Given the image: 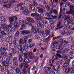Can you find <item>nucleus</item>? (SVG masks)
I'll list each match as a JSON object with an SVG mask.
<instances>
[{"instance_id":"1","label":"nucleus","mask_w":74,"mask_h":74,"mask_svg":"<svg viewBox=\"0 0 74 74\" xmlns=\"http://www.w3.org/2000/svg\"><path fill=\"white\" fill-rule=\"evenodd\" d=\"M27 56L29 59H33L35 58L34 56V54H33V53L31 52L28 53H25L24 54V57L25 58L23 59L24 62L28 63L30 62V61L29 60V59H27L28 58Z\"/></svg>"},{"instance_id":"2","label":"nucleus","mask_w":74,"mask_h":74,"mask_svg":"<svg viewBox=\"0 0 74 74\" xmlns=\"http://www.w3.org/2000/svg\"><path fill=\"white\" fill-rule=\"evenodd\" d=\"M26 20L29 22V23H27L26 21L24 20L23 21V24H25V25H26L27 26H32V25H33V23H34V20L29 17L26 18Z\"/></svg>"},{"instance_id":"3","label":"nucleus","mask_w":74,"mask_h":74,"mask_svg":"<svg viewBox=\"0 0 74 74\" xmlns=\"http://www.w3.org/2000/svg\"><path fill=\"white\" fill-rule=\"evenodd\" d=\"M31 16L34 18H36V17H37L36 18V19L38 20V21H40V20H42L43 19L42 17L44 16V14L41 13L39 15L36 12L35 13H32L31 15Z\"/></svg>"},{"instance_id":"4","label":"nucleus","mask_w":74,"mask_h":74,"mask_svg":"<svg viewBox=\"0 0 74 74\" xmlns=\"http://www.w3.org/2000/svg\"><path fill=\"white\" fill-rule=\"evenodd\" d=\"M12 63V61L10 59L6 58V61H4L2 62V64L3 66H9V64Z\"/></svg>"},{"instance_id":"5","label":"nucleus","mask_w":74,"mask_h":74,"mask_svg":"<svg viewBox=\"0 0 74 74\" xmlns=\"http://www.w3.org/2000/svg\"><path fill=\"white\" fill-rule=\"evenodd\" d=\"M57 38L58 39V40L60 42H61L62 43H63V42H64L65 44H69V41L64 40V39H62L61 36L57 37Z\"/></svg>"},{"instance_id":"6","label":"nucleus","mask_w":74,"mask_h":74,"mask_svg":"<svg viewBox=\"0 0 74 74\" xmlns=\"http://www.w3.org/2000/svg\"><path fill=\"white\" fill-rule=\"evenodd\" d=\"M27 63L25 62L24 63H21V64H20L19 65V67L20 69H22V68H23V65H24V67L25 68L27 69V67H28V65H27Z\"/></svg>"},{"instance_id":"7","label":"nucleus","mask_w":74,"mask_h":74,"mask_svg":"<svg viewBox=\"0 0 74 74\" xmlns=\"http://www.w3.org/2000/svg\"><path fill=\"white\" fill-rule=\"evenodd\" d=\"M56 56H57L59 58H62V59H64V60H65L66 58H69V57L66 56V55H64V54H62V56L61 55H60V54H56Z\"/></svg>"},{"instance_id":"8","label":"nucleus","mask_w":74,"mask_h":74,"mask_svg":"<svg viewBox=\"0 0 74 74\" xmlns=\"http://www.w3.org/2000/svg\"><path fill=\"white\" fill-rule=\"evenodd\" d=\"M30 26H31L32 28L31 29V30H32V33L34 34H37V29L36 28H35V27H34V26L32 25H31Z\"/></svg>"},{"instance_id":"9","label":"nucleus","mask_w":74,"mask_h":74,"mask_svg":"<svg viewBox=\"0 0 74 74\" xmlns=\"http://www.w3.org/2000/svg\"><path fill=\"white\" fill-rule=\"evenodd\" d=\"M3 4H7V3H16V1L15 0H11V1H3Z\"/></svg>"},{"instance_id":"10","label":"nucleus","mask_w":74,"mask_h":74,"mask_svg":"<svg viewBox=\"0 0 74 74\" xmlns=\"http://www.w3.org/2000/svg\"><path fill=\"white\" fill-rule=\"evenodd\" d=\"M1 27L2 29H5V32H8L9 30L7 28H6V24H2L1 25Z\"/></svg>"},{"instance_id":"11","label":"nucleus","mask_w":74,"mask_h":74,"mask_svg":"<svg viewBox=\"0 0 74 74\" xmlns=\"http://www.w3.org/2000/svg\"><path fill=\"white\" fill-rule=\"evenodd\" d=\"M37 8L38 10V12L39 13H44L45 12V10L39 7H37Z\"/></svg>"},{"instance_id":"12","label":"nucleus","mask_w":74,"mask_h":74,"mask_svg":"<svg viewBox=\"0 0 74 74\" xmlns=\"http://www.w3.org/2000/svg\"><path fill=\"white\" fill-rule=\"evenodd\" d=\"M65 18L64 19V21H67V20H68L70 18V16L69 15H64V16H62V18Z\"/></svg>"},{"instance_id":"13","label":"nucleus","mask_w":74,"mask_h":74,"mask_svg":"<svg viewBox=\"0 0 74 74\" xmlns=\"http://www.w3.org/2000/svg\"><path fill=\"white\" fill-rule=\"evenodd\" d=\"M14 29H17L18 27H19V24H18V23L17 22L15 21L14 23Z\"/></svg>"},{"instance_id":"14","label":"nucleus","mask_w":74,"mask_h":74,"mask_svg":"<svg viewBox=\"0 0 74 74\" xmlns=\"http://www.w3.org/2000/svg\"><path fill=\"white\" fill-rule=\"evenodd\" d=\"M14 40L13 41V44L14 46H16L17 45V42H18V39H16V38H14Z\"/></svg>"},{"instance_id":"15","label":"nucleus","mask_w":74,"mask_h":74,"mask_svg":"<svg viewBox=\"0 0 74 74\" xmlns=\"http://www.w3.org/2000/svg\"><path fill=\"white\" fill-rule=\"evenodd\" d=\"M57 70L56 69V68H55V67L53 66V69L54 71H60V66H58V67H57Z\"/></svg>"},{"instance_id":"16","label":"nucleus","mask_w":74,"mask_h":74,"mask_svg":"<svg viewBox=\"0 0 74 74\" xmlns=\"http://www.w3.org/2000/svg\"><path fill=\"white\" fill-rule=\"evenodd\" d=\"M0 56H4V57H6V56H7V54L5 52L0 51Z\"/></svg>"},{"instance_id":"17","label":"nucleus","mask_w":74,"mask_h":74,"mask_svg":"<svg viewBox=\"0 0 74 74\" xmlns=\"http://www.w3.org/2000/svg\"><path fill=\"white\" fill-rule=\"evenodd\" d=\"M37 26L38 27H41L42 29L44 28V25L41 23H38L37 24Z\"/></svg>"},{"instance_id":"18","label":"nucleus","mask_w":74,"mask_h":74,"mask_svg":"<svg viewBox=\"0 0 74 74\" xmlns=\"http://www.w3.org/2000/svg\"><path fill=\"white\" fill-rule=\"evenodd\" d=\"M23 49L25 51L27 52H28L29 51V48H28V47L27 46H23Z\"/></svg>"},{"instance_id":"19","label":"nucleus","mask_w":74,"mask_h":74,"mask_svg":"<svg viewBox=\"0 0 74 74\" xmlns=\"http://www.w3.org/2000/svg\"><path fill=\"white\" fill-rule=\"evenodd\" d=\"M9 48L12 50L13 54L14 55H16V54L17 53V51H16V50L15 49L13 48H11L10 47H9Z\"/></svg>"},{"instance_id":"20","label":"nucleus","mask_w":74,"mask_h":74,"mask_svg":"<svg viewBox=\"0 0 74 74\" xmlns=\"http://www.w3.org/2000/svg\"><path fill=\"white\" fill-rule=\"evenodd\" d=\"M29 30H25L22 31V34L24 35L25 34H29Z\"/></svg>"},{"instance_id":"21","label":"nucleus","mask_w":74,"mask_h":74,"mask_svg":"<svg viewBox=\"0 0 74 74\" xmlns=\"http://www.w3.org/2000/svg\"><path fill=\"white\" fill-rule=\"evenodd\" d=\"M73 20H74V17H72V18L71 19H69L68 21V23H67L68 25H69L70 23H71L73 21Z\"/></svg>"},{"instance_id":"22","label":"nucleus","mask_w":74,"mask_h":74,"mask_svg":"<svg viewBox=\"0 0 74 74\" xmlns=\"http://www.w3.org/2000/svg\"><path fill=\"white\" fill-rule=\"evenodd\" d=\"M50 37H51V36H49L48 38L44 39V42H47V43H48V42L49 41V38H50Z\"/></svg>"},{"instance_id":"23","label":"nucleus","mask_w":74,"mask_h":74,"mask_svg":"<svg viewBox=\"0 0 74 74\" xmlns=\"http://www.w3.org/2000/svg\"><path fill=\"white\" fill-rule=\"evenodd\" d=\"M7 57L8 58V59H10V58H12V54L11 53H8Z\"/></svg>"},{"instance_id":"24","label":"nucleus","mask_w":74,"mask_h":74,"mask_svg":"<svg viewBox=\"0 0 74 74\" xmlns=\"http://www.w3.org/2000/svg\"><path fill=\"white\" fill-rule=\"evenodd\" d=\"M70 64L69 63L67 62H64L63 64V66L64 68H66L67 66Z\"/></svg>"},{"instance_id":"25","label":"nucleus","mask_w":74,"mask_h":74,"mask_svg":"<svg viewBox=\"0 0 74 74\" xmlns=\"http://www.w3.org/2000/svg\"><path fill=\"white\" fill-rule=\"evenodd\" d=\"M29 9H30L32 11H35V7L34 6V5H30L29 7Z\"/></svg>"},{"instance_id":"26","label":"nucleus","mask_w":74,"mask_h":74,"mask_svg":"<svg viewBox=\"0 0 74 74\" xmlns=\"http://www.w3.org/2000/svg\"><path fill=\"white\" fill-rule=\"evenodd\" d=\"M17 48L18 49L20 50H21V51H25L23 48L22 47V46L21 45H18Z\"/></svg>"},{"instance_id":"27","label":"nucleus","mask_w":74,"mask_h":74,"mask_svg":"<svg viewBox=\"0 0 74 74\" xmlns=\"http://www.w3.org/2000/svg\"><path fill=\"white\" fill-rule=\"evenodd\" d=\"M12 60L13 62H18V57H14L12 59Z\"/></svg>"},{"instance_id":"28","label":"nucleus","mask_w":74,"mask_h":74,"mask_svg":"<svg viewBox=\"0 0 74 74\" xmlns=\"http://www.w3.org/2000/svg\"><path fill=\"white\" fill-rule=\"evenodd\" d=\"M74 13V10L72 9H70V11H68L66 13L67 14H72V13Z\"/></svg>"},{"instance_id":"29","label":"nucleus","mask_w":74,"mask_h":74,"mask_svg":"<svg viewBox=\"0 0 74 74\" xmlns=\"http://www.w3.org/2000/svg\"><path fill=\"white\" fill-rule=\"evenodd\" d=\"M1 34V35L3 36H6L7 34V33L4 32V31H2L0 32Z\"/></svg>"},{"instance_id":"30","label":"nucleus","mask_w":74,"mask_h":74,"mask_svg":"<svg viewBox=\"0 0 74 74\" xmlns=\"http://www.w3.org/2000/svg\"><path fill=\"white\" fill-rule=\"evenodd\" d=\"M1 43L2 45H3L4 46L5 45H7V42L5 40L2 41Z\"/></svg>"},{"instance_id":"31","label":"nucleus","mask_w":74,"mask_h":74,"mask_svg":"<svg viewBox=\"0 0 74 74\" xmlns=\"http://www.w3.org/2000/svg\"><path fill=\"white\" fill-rule=\"evenodd\" d=\"M35 46V45L33 43H31L30 44V45L29 46V47L32 48V49H33L34 48V47Z\"/></svg>"},{"instance_id":"32","label":"nucleus","mask_w":74,"mask_h":74,"mask_svg":"<svg viewBox=\"0 0 74 74\" xmlns=\"http://www.w3.org/2000/svg\"><path fill=\"white\" fill-rule=\"evenodd\" d=\"M45 7L47 11H51V9L50 8V7H49V6L48 5H45Z\"/></svg>"},{"instance_id":"33","label":"nucleus","mask_w":74,"mask_h":74,"mask_svg":"<svg viewBox=\"0 0 74 74\" xmlns=\"http://www.w3.org/2000/svg\"><path fill=\"white\" fill-rule=\"evenodd\" d=\"M19 44L21 45H23L24 44V42H23V41L22 39H20L19 40Z\"/></svg>"},{"instance_id":"34","label":"nucleus","mask_w":74,"mask_h":74,"mask_svg":"<svg viewBox=\"0 0 74 74\" xmlns=\"http://www.w3.org/2000/svg\"><path fill=\"white\" fill-rule=\"evenodd\" d=\"M8 66H5L3 68V70L4 71L7 72V70H8Z\"/></svg>"},{"instance_id":"35","label":"nucleus","mask_w":74,"mask_h":74,"mask_svg":"<svg viewBox=\"0 0 74 74\" xmlns=\"http://www.w3.org/2000/svg\"><path fill=\"white\" fill-rule=\"evenodd\" d=\"M50 33V31L48 29H46L45 30V34L47 36Z\"/></svg>"},{"instance_id":"36","label":"nucleus","mask_w":74,"mask_h":74,"mask_svg":"<svg viewBox=\"0 0 74 74\" xmlns=\"http://www.w3.org/2000/svg\"><path fill=\"white\" fill-rule=\"evenodd\" d=\"M23 51H22V50L18 51V52L20 55L19 56H23Z\"/></svg>"},{"instance_id":"37","label":"nucleus","mask_w":74,"mask_h":74,"mask_svg":"<svg viewBox=\"0 0 74 74\" xmlns=\"http://www.w3.org/2000/svg\"><path fill=\"white\" fill-rule=\"evenodd\" d=\"M13 10H14L15 11L18 12V11H19V8L17 7H14L13 8Z\"/></svg>"},{"instance_id":"38","label":"nucleus","mask_w":74,"mask_h":74,"mask_svg":"<svg viewBox=\"0 0 74 74\" xmlns=\"http://www.w3.org/2000/svg\"><path fill=\"white\" fill-rule=\"evenodd\" d=\"M72 26H68L65 27L64 28V30H66L68 29H69Z\"/></svg>"},{"instance_id":"39","label":"nucleus","mask_w":74,"mask_h":74,"mask_svg":"<svg viewBox=\"0 0 74 74\" xmlns=\"http://www.w3.org/2000/svg\"><path fill=\"white\" fill-rule=\"evenodd\" d=\"M24 14L25 15H27L29 13V10H24Z\"/></svg>"},{"instance_id":"40","label":"nucleus","mask_w":74,"mask_h":74,"mask_svg":"<svg viewBox=\"0 0 74 74\" xmlns=\"http://www.w3.org/2000/svg\"><path fill=\"white\" fill-rule=\"evenodd\" d=\"M16 29L14 28V27L13 28H12L11 30H10V32H12V33H15L16 31V30H15Z\"/></svg>"},{"instance_id":"41","label":"nucleus","mask_w":74,"mask_h":74,"mask_svg":"<svg viewBox=\"0 0 74 74\" xmlns=\"http://www.w3.org/2000/svg\"><path fill=\"white\" fill-rule=\"evenodd\" d=\"M26 26V25H25V24H23L21 25V28L20 29V30H22V29H25V27Z\"/></svg>"},{"instance_id":"42","label":"nucleus","mask_w":74,"mask_h":74,"mask_svg":"<svg viewBox=\"0 0 74 74\" xmlns=\"http://www.w3.org/2000/svg\"><path fill=\"white\" fill-rule=\"evenodd\" d=\"M64 46L63 45H59V48H58V49H60V50H62L63 49V47Z\"/></svg>"},{"instance_id":"43","label":"nucleus","mask_w":74,"mask_h":74,"mask_svg":"<svg viewBox=\"0 0 74 74\" xmlns=\"http://www.w3.org/2000/svg\"><path fill=\"white\" fill-rule=\"evenodd\" d=\"M52 70V68L51 67H47L46 68V71H50Z\"/></svg>"},{"instance_id":"44","label":"nucleus","mask_w":74,"mask_h":74,"mask_svg":"<svg viewBox=\"0 0 74 74\" xmlns=\"http://www.w3.org/2000/svg\"><path fill=\"white\" fill-rule=\"evenodd\" d=\"M28 38L27 36H25L24 37V41L25 43H26L27 42V40Z\"/></svg>"},{"instance_id":"45","label":"nucleus","mask_w":74,"mask_h":74,"mask_svg":"<svg viewBox=\"0 0 74 74\" xmlns=\"http://www.w3.org/2000/svg\"><path fill=\"white\" fill-rule=\"evenodd\" d=\"M71 70V68L70 69H66L65 70V71L66 73H70V71Z\"/></svg>"},{"instance_id":"46","label":"nucleus","mask_w":74,"mask_h":74,"mask_svg":"<svg viewBox=\"0 0 74 74\" xmlns=\"http://www.w3.org/2000/svg\"><path fill=\"white\" fill-rule=\"evenodd\" d=\"M13 62V65L14 66L17 67V66H18V62L17 61L16 62Z\"/></svg>"},{"instance_id":"47","label":"nucleus","mask_w":74,"mask_h":74,"mask_svg":"<svg viewBox=\"0 0 74 74\" xmlns=\"http://www.w3.org/2000/svg\"><path fill=\"white\" fill-rule=\"evenodd\" d=\"M6 40L8 42H11V43H12V40L11 39H10V38H7L6 39Z\"/></svg>"},{"instance_id":"48","label":"nucleus","mask_w":74,"mask_h":74,"mask_svg":"<svg viewBox=\"0 0 74 74\" xmlns=\"http://www.w3.org/2000/svg\"><path fill=\"white\" fill-rule=\"evenodd\" d=\"M9 21L10 22H12L13 21H14V17L12 16L11 17H10L9 18Z\"/></svg>"},{"instance_id":"49","label":"nucleus","mask_w":74,"mask_h":74,"mask_svg":"<svg viewBox=\"0 0 74 74\" xmlns=\"http://www.w3.org/2000/svg\"><path fill=\"white\" fill-rule=\"evenodd\" d=\"M18 57L19 58V62H22L23 61V58H22V56H19Z\"/></svg>"},{"instance_id":"50","label":"nucleus","mask_w":74,"mask_h":74,"mask_svg":"<svg viewBox=\"0 0 74 74\" xmlns=\"http://www.w3.org/2000/svg\"><path fill=\"white\" fill-rule=\"evenodd\" d=\"M69 47L71 49L73 50H74V45H70Z\"/></svg>"},{"instance_id":"51","label":"nucleus","mask_w":74,"mask_h":74,"mask_svg":"<svg viewBox=\"0 0 74 74\" xmlns=\"http://www.w3.org/2000/svg\"><path fill=\"white\" fill-rule=\"evenodd\" d=\"M47 28L49 30H53V28L50 25H48L47 26Z\"/></svg>"},{"instance_id":"52","label":"nucleus","mask_w":74,"mask_h":74,"mask_svg":"<svg viewBox=\"0 0 74 74\" xmlns=\"http://www.w3.org/2000/svg\"><path fill=\"white\" fill-rule=\"evenodd\" d=\"M64 61L66 62V63H70V60L68 59V58H66V59L64 60Z\"/></svg>"},{"instance_id":"53","label":"nucleus","mask_w":74,"mask_h":74,"mask_svg":"<svg viewBox=\"0 0 74 74\" xmlns=\"http://www.w3.org/2000/svg\"><path fill=\"white\" fill-rule=\"evenodd\" d=\"M15 70L17 74H18L20 72V70L19 68H16Z\"/></svg>"},{"instance_id":"54","label":"nucleus","mask_w":74,"mask_h":74,"mask_svg":"<svg viewBox=\"0 0 74 74\" xmlns=\"http://www.w3.org/2000/svg\"><path fill=\"white\" fill-rule=\"evenodd\" d=\"M12 4H10V3L8 4V5H7L6 8H10V7H12Z\"/></svg>"},{"instance_id":"55","label":"nucleus","mask_w":74,"mask_h":74,"mask_svg":"<svg viewBox=\"0 0 74 74\" xmlns=\"http://www.w3.org/2000/svg\"><path fill=\"white\" fill-rule=\"evenodd\" d=\"M32 4L34 5V6H37V5H38L37 3L35 1L32 2Z\"/></svg>"},{"instance_id":"56","label":"nucleus","mask_w":74,"mask_h":74,"mask_svg":"<svg viewBox=\"0 0 74 74\" xmlns=\"http://www.w3.org/2000/svg\"><path fill=\"white\" fill-rule=\"evenodd\" d=\"M69 7V8L70 9H73V10L74 9V5L72 4V5H71Z\"/></svg>"},{"instance_id":"57","label":"nucleus","mask_w":74,"mask_h":74,"mask_svg":"<svg viewBox=\"0 0 74 74\" xmlns=\"http://www.w3.org/2000/svg\"><path fill=\"white\" fill-rule=\"evenodd\" d=\"M3 48H4V49H5V51H6V50H8V47L7 45H5L3 47Z\"/></svg>"},{"instance_id":"58","label":"nucleus","mask_w":74,"mask_h":74,"mask_svg":"<svg viewBox=\"0 0 74 74\" xmlns=\"http://www.w3.org/2000/svg\"><path fill=\"white\" fill-rule=\"evenodd\" d=\"M8 36L9 38H12V35L11 33L9 32L8 34Z\"/></svg>"},{"instance_id":"59","label":"nucleus","mask_w":74,"mask_h":74,"mask_svg":"<svg viewBox=\"0 0 74 74\" xmlns=\"http://www.w3.org/2000/svg\"><path fill=\"white\" fill-rule=\"evenodd\" d=\"M23 74H26L27 73V70L26 69H24L23 70Z\"/></svg>"},{"instance_id":"60","label":"nucleus","mask_w":74,"mask_h":74,"mask_svg":"<svg viewBox=\"0 0 74 74\" xmlns=\"http://www.w3.org/2000/svg\"><path fill=\"white\" fill-rule=\"evenodd\" d=\"M74 39V37H70L69 39L68 40L69 41H73Z\"/></svg>"},{"instance_id":"61","label":"nucleus","mask_w":74,"mask_h":74,"mask_svg":"<svg viewBox=\"0 0 74 74\" xmlns=\"http://www.w3.org/2000/svg\"><path fill=\"white\" fill-rule=\"evenodd\" d=\"M15 36L16 37H19V31H17L16 32Z\"/></svg>"},{"instance_id":"62","label":"nucleus","mask_w":74,"mask_h":74,"mask_svg":"<svg viewBox=\"0 0 74 74\" xmlns=\"http://www.w3.org/2000/svg\"><path fill=\"white\" fill-rule=\"evenodd\" d=\"M62 11L63 12H64V14H65L67 12V10L65 8H63L62 9Z\"/></svg>"},{"instance_id":"63","label":"nucleus","mask_w":74,"mask_h":74,"mask_svg":"<svg viewBox=\"0 0 74 74\" xmlns=\"http://www.w3.org/2000/svg\"><path fill=\"white\" fill-rule=\"evenodd\" d=\"M58 58V57L56 56H54L52 57V59H53V60H56V59Z\"/></svg>"},{"instance_id":"64","label":"nucleus","mask_w":74,"mask_h":74,"mask_svg":"<svg viewBox=\"0 0 74 74\" xmlns=\"http://www.w3.org/2000/svg\"><path fill=\"white\" fill-rule=\"evenodd\" d=\"M12 24H10L8 25L7 27L8 29H11V28L12 27Z\"/></svg>"}]
</instances>
